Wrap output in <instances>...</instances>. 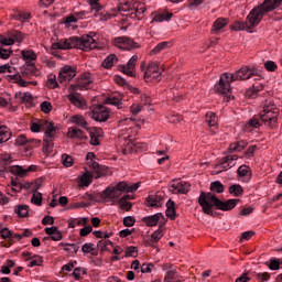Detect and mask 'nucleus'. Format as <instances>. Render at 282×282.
<instances>
[{
    "label": "nucleus",
    "mask_w": 282,
    "mask_h": 282,
    "mask_svg": "<svg viewBox=\"0 0 282 282\" xmlns=\"http://www.w3.org/2000/svg\"><path fill=\"white\" fill-rule=\"evenodd\" d=\"M261 70L249 66H242L235 74L225 73L220 76L218 84L215 85V89L218 94H230V83H235L237 80H250L252 76H259Z\"/></svg>",
    "instance_id": "nucleus-1"
},
{
    "label": "nucleus",
    "mask_w": 282,
    "mask_h": 282,
    "mask_svg": "<svg viewBox=\"0 0 282 282\" xmlns=\"http://www.w3.org/2000/svg\"><path fill=\"white\" fill-rule=\"evenodd\" d=\"M237 199L221 202L213 193L205 192H200L198 197V204L202 207L203 213L205 215H210L212 217L215 215L213 208H217V210H232V208L237 206Z\"/></svg>",
    "instance_id": "nucleus-2"
},
{
    "label": "nucleus",
    "mask_w": 282,
    "mask_h": 282,
    "mask_svg": "<svg viewBox=\"0 0 282 282\" xmlns=\"http://www.w3.org/2000/svg\"><path fill=\"white\" fill-rule=\"evenodd\" d=\"M138 129H140V124H137L134 128H123L119 131L120 138H123L124 140L122 148L123 155H129V153H144V151H148L149 147L147 145V143H135Z\"/></svg>",
    "instance_id": "nucleus-3"
},
{
    "label": "nucleus",
    "mask_w": 282,
    "mask_h": 282,
    "mask_svg": "<svg viewBox=\"0 0 282 282\" xmlns=\"http://www.w3.org/2000/svg\"><path fill=\"white\" fill-rule=\"evenodd\" d=\"M282 3V0H264L263 3L257 8H253L247 17V23L249 28H257L265 14L276 10Z\"/></svg>",
    "instance_id": "nucleus-4"
},
{
    "label": "nucleus",
    "mask_w": 282,
    "mask_h": 282,
    "mask_svg": "<svg viewBox=\"0 0 282 282\" xmlns=\"http://www.w3.org/2000/svg\"><path fill=\"white\" fill-rule=\"evenodd\" d=\"M140 188V183L127 184L126 182H119L117 185L107 187L101 193V199L105 202H113L122 196V193H135Z\"/></svg>",
    "instance_id": "nucleus-5"
},
{
    "label": "nucleus",
    "mask_w": 282,
    "mask_h": 282,
    "mask_svg": "<svg viewBox=\"0 0 282 282\" xmlns=\"http://www.w3.org/2000/svg\"><path fill=\"white\" fill-rule=\"evenodd\" d=\"M259 118L267 127H274L276 124L279 121V108H276L274 101H264L262 110L259 112Z\"/></svg>",
    "instance_id": "nucleus-6"
},
{
    "label": "nucleus",
    "mask_w": 282,
    "mask_h": 282,
    "mask_svg": "<svg viewBox=\"0 0 282 282\" xmlns=\"http://www.w3.org/2000/svg\"><path fill=\"white\" fill-rule=\"evenodd\" d=\"M88 164L93 171V174L87 172L82 175L80 182L83 186H89V184H91L93 177H96V180H98V177L107 175V166H101L100 164H98V162L95 161H90Z\"/></svg>",
    "instance_id": "nucleus-7"
},
{
    "label": "nucleus",
    "mask_w": 282,
    "mask_h": 282,
    "mask_svg": "<svg viewBox=\"0 0 282 282\" xmlns=\"http://www.w3.org/2000/svg\"><path fill=\"white\" fill-rule=\"evenodd\" d=\"M141 72H144V80L150 83V80H158L162 75L160 72V64L158 62H150L147 65V62H142L140 65Z\"/></svg>",
    "instance_id": "nucleus-8"
},
{
    "label": "nucleus",
    "mask_w": 282,
    "mask_h": 282,
    "mask_svg": "<svg viewBox=\"0 0 282 282\" xmlns=\"http://www.w3.org/2000/svg\"><path fill=\"white\" fill-rule=\"evenodd\" d=\"M237 160H239V155L232 154L227 155L221 159L219 164H216L214 170L212 171L213 175H219V173H224V171H228L229 169H232L235 164H237Z\"/></svg>",
    "instance_id": "nucleus-9"
},
{
    "label": "nucleus",
    "mask_w": 282,
    "mask_h": 282,
    "mask_svg": "<svg viewBox=\"0 0 282 282\" xmlns=\"http://www.w3.org/2000/svg\"><path fill=\"white\" fill-rule=\"evenodd\" d=\"M77 43H75L76 50H83V52H91V50H96L98 43L91 35H82L80 37L75 36Z\"/></svg>",
    "instance_id": "nucleus-10"
},
{
    "label": "nucleus",
    "mask_w": 282,
    "mask_h": 282,
    "mask_svg": "<svg viewBox=\"0 0 282 282\" xmlns=\"http://www.w3.org/2000/svg\"><path fill=\"white\" fill-rule=\"evenodd\" d=\"M91 118L96 122H107L111 118V109L102 105L95 106L91 110Z\"/></svg>",
    "instance_id": "nucleus-11"
},
{
    "label": "nucleus",
    "mask_w": 282,
    "mask_h": 282,
    "mask_svg": "<svg viewBox=\"0 0 282 282\" xmlns=\"http://www.w3.org/2000/svg\"><path fill=\"white\" fill-rule=\"evenodd\" d=\"M113 45L119 50H135L139 47L138 43L127 36L116 37L113 40Z\"/></svg>",
    "instance_id": "nucleus-12"
},
{
    "label": "nucleus",
    "mask_w": 282,
    "mask_h": 282,
    "mask_svg": "<svg viewBox=\"0 0 282 282\" xmlns=\"http://www.w3.org/2000/svg\"><path fill=\"white\" fill-rule=\"evenodd\" d=\"M142 223L145 224L149 228H153L160 224V226H164V215L162 213H156L151 216H147L142 218Z\"/></svg>",
    "instance_id": "nucleus-13"
},
{
    "label": "nucleus",
    "mask_w": 282,
    "mask_h": 282,
    "mask_svg": "<svg viewBox=\"0 0 282 282\" xmlns=\"http://www.w3.org/2000/svg\"><path fill=\"white\" fill-rule=\"evenodd\" d=\"M164 237V226H159L158 230L151 234V237L145 238V246L149 248H158V241Z\"/></svg>",
    "instance_id": "nucleus-14"
},
{
    "label": "nucleus",
    "mask_w": 282,
    "mask_h": 282,
    "mask_svg": "<svg viewBox=\"0 0 282 282\" xmlns=\"http://www.w3.org/2000/svg\"><path fill=\"white\" fill-rule=\"evenodd\" d=\"M76 36H70L69 39L61 40L56 43H53V50H74L76 48Z\"/></svg>",
    "instance_id": "nucleus-15"
},
{
    "label": "nucleus",
    "mask_w": 282,
    "mask_h": 282,
    "mask_svg": "<svg viewBox=\"0 0 282 282\" xmlns=\"http://www.w3.org/2000/svg\"><path fill=\"white\" fill-rule=\"evenodd\" d=\"M138 64V55H133L127 64L120 66V72L133 78L135 76V65Z\"/></svg>",
    "instance_id": "nucleus-16"
},
{
    "label": "nucleus",
    "mask_w": 282,
    "mask_h": 282,
    "mask_svg": "<svg viewBox=\"0 0 282 282\" xmlns=\"http://www.w3.org/2000/svg\"><path fill=\"white\" fill-rule=\"evenodd\" d=\"M85 17H87V11L75 12L74 15H69L65 19L64 25L67 30H76L78 26L72 23H78V19H85Z\"/></svg>",
    "instance_id": "nucleus-17"
},
{
    "label": "nucleus",
    "mask_w": 282,
    "mask_h": 282,
    "mask_svg": "<svg viewBox=\"0 0 282 282\" xmlns=\"http://www.w3.org/2000/svg\"><path fill=\"white\" fill-rule=\"evenodd\" d=\"M170 193H173V195H186V193H188V191H191V184H188L187 182L181 181L178 183H174L172 185H170L169 187Z\"/></svg>",
    "instance_id": "nucleus-18"
},
{
    "label": "nucleus",
    "mask_w": 282,
    "mask_h": 282,
    "mask_svg": "<svg viewBox=\"0 0 282 282\" xmlns=\"http://www.w3.org/2000/svg\"><path fill=\"white\" fill-rule=\"evenodd\" d=\"M75 76H76V69H74V67H72V66H64L59 70L58 82L59 83H68Z\"/></svg>",
    "instance_id": "nucleus-19"
},
{
    "label": "nucleus",
    "mask_w": 282,
    "mask_h": 282,
    "mask_svg": "<svg viewBox=\"0 0 282 282\" xmlns=\"http://www.w3.org/2000/svg\"><path fill=\"white\" fill-rule=\"evenodd\" d=\"M39 69H36L35 64H24L20 67V76L25 80L31 76H36Z\"/></svg>",
    "instance_id": "nucleus-20"
},
{
    "label": "nucleus",
    "mask_w": 282,
    "mask_h": 282,
    "mask_svg": "<svg viewBox=\"0 0 282 282\" xmlns=\"http://www.w3.org/2000/svg\"><path fill=\"white\" fill-rule=\"evenodd\" d=\"M151 23H162L164 21H171L173 19V12L156 11L151 14Z\"/></svg>",
    "instance_id": "nucleus-21"
},
{
    "label": "nucleus",
    "mask_w": 282,
    "mask_h": 282,
    "mask_svg": "<svg viewBox=\"0 0 282 282\" xmlns=\"http://www.w3.org/2000/svg\"><path fill=\"white\" fill-rule=\"evenodd\" d=\"M9 171L12 173V175H17L18 177H25V175H28L30 172L36 171V166L31 165L24 169L21 165H13L9 169Z\"/></svg>",
    "instance_id": "nucleus-22"
},
{
    "label": "nucleus",
    "mask_w": 282,
    "mask_h": 282,
    "mask_svg": "<svg viewBox=\"0 0 282 282\" xmlns=\"http://www.w3.org/2000/svg\"><path fill=\"white\" fill-rule=\"evenodd\" d=\"M238 180L240 182L248 183L250 180H252V171H250V166L248 165H241L238 171Z\"/></svg>",
    "instance_id": "nucleus-23"
},
{
    "label": "nucleus",
    "mask_w": 282,
    "mask_h": 282,
    "mask_svg": "<svg viewBox=\"0 0 282 282\" xmlns=\"http://www.w3.org/2000/svg\"><path fill=\"white\" fill-rule=\"evenodd\" d=\"M123 98L124 96H122V94L115 93L106 98L105 102L106 105H112L113 107H117V109H122Z\"/></svg>",
    "instance_id": "nucleus-24"
},
{
    "label": "nucleus",
    "mask_w": 282,
    "mask_h": 282,
    "mask_svg": "<svg viewBox=\"0 0 282 282\" xmlns=\"http://www.w3.org/2000/svg\"><path fill=\"white\" fill-rule=\"evenodd\" d=\"M162 204H164L162 194H151L147 198V205L150 206V208H160Z\"/></svg>",
    "instance_id": "nucleus-25"
},
{
    "label": "nucleus",
    "mask_w": 282,
    "mask_h": 282,
    "mask_svg": "<svg viewBox=\"0 0 282 282\" xmlns=\"http://www.w3.org/2000/svg\"><path fill=\"white\" fill-rule=\"evenodd\" d=\"M67 98L69 102H72L74 107H78V109H85V106L87 105L85 98H83V96L79 94L70 93L68 94Z\"/></svg>",
    "instance_id": "nucleus-26"
},
{
    "label": "nucleus",
    "mask_w": 282,
    "mask_h": 282,
    "mask_svg": "<svg viewBox=\"0 0 282 282\" xmlns=\"http://www.w3.org/2000/svg\"><path fill=\"white\" fill-rule=\"evenodd\" d=\"M22 61H24V64L34 65V62L36 58H39V55L33 50H23L21 51Z\"/></svg>",
    "instance_id": "nucleus-27"
},
{
    "label": "nucleus",
    "mask_w": 282,
    "mask_h": 282,
    "mask_svg": "<svg viewBox=\"0 0 282 282\" xmlns=\"http://www.w3.org/2000/svg\"><path fill=\"white\" fill-rule=\"evenodd\" d=\"M9 80H10V83H15V85H19V87H28V85H37L36 82L25 80L19 73L9 76Z\"/></svg>",
    "instance_id": "nucleus-28"
},
{
    "label": "nucleus",
    "mask_w": 282,
    "mask_h": 282,
    "mask_svg": "<svg viewBox=\"0 0 282 282\" xmlns=\"http://www.w3.org/2000/svg\"><path fill=\"white\" fill-rule=\"evenodd\" d=\"M206 122L209 126V131L215 134L217 133V113L209 111L206 113Z\"/></svg>",
    "instance_id": "nucleus-29"
},
{
    "label": "nucleus",
    "mask_w": 282,
    "mask_h": 282,
    "mask_svg": "<svg viewBox=\"0 0 282 282\" xmlns=\"http://www.w3.org/2000/svg\"><path fill=\"white\" fill-rule=\"evenodd\" d=\"M67 137L70 138L72 140H87L85 132H83V130L76 127H70L68 129Z\"/></svg>",
    "instance_id": "nucleus-30"
},
{
    "label": "nucleus",
    "mask_w": 282,
    "mask_h": 282,
    "mask_svg": "<svg viewBox=\"0 0 282 282\" xmlns=\"http://www.w3.org/2000/svg\"><path fill=\"white\" fill-rule=\"evenodd\" d=\"M45 232L51 237L52 241H61L63 239V232L56 226L46 227Z\"/></svg>",
    "instance_id": "nucleus-31"
},
{
    "label": "nucleus",
    "mask_w": 282,
    "mask_h": 282,
    "mask_svg": "<svg viewBox=\"0 0 282 282\" xmlns=\"http://www.w3.org/2000/svg\"><path fill=\"white\" fill-rule=\"evenodd\" d=\"M69 120L72 124H77V127H82V129L89 131V124L87 123V120H85V117L80 115H74Z\"/></svg>",
    "instance_id": "nucleus-32"
},
{
    "label": "nucleus",
    "mask_w": 282,
    "mask_h": 282,
    "mask_svg": "<svg viewBox=\"0 0 282 282\" xmlns=\"http://www.w3.org/2000/svg\"><path fill=\"white\" fill-rule=\"evenodd\" d=\"M93 80H91V75L87 74V75H83L80 77V79L77 82V89H79V91H83L84 89H87V87H89V85H91Z\"/></svg>",
    "instance_id": "nucleus-33"
},
{
    "label": "nucleus",
    "mask_w": 282,
    "mask_h": 282,
    "mask_svg": "<svg viewBox=\"0 0 282 282\" xmlns=\"http://www.w3.org/2000/svg\"><path fill=\"white\" fill-rule=\"evenodd\" d=\"M144 12H147V9L144 8V6L139 4L138 7H135V9H132L130 11V18L137 19L138 21H140L144 17Z\"/></svg>",
    "instance_id": "nucleus-34"
},
{
    "label": "nucleus",
    "mask_w": 282,
    "mask_h": 282,
    "mask_svg": "<svg viewBox=\"0 0 282 282\" xmlns=\"http://www.w3.org/2000/svg\"><path fill=\"white\" fill-rule=\"evenodd\" d=\"M259 127H261V121H259V118L253 117L251 120L243 124L242 129L243 131L250 133L252 129H259Z\"/></svg>",
    "instance_id": "nucleus-35"
},
{
    "label": "nucleus",
    "mask_w": 282,
    "mask_h": 282,
    "mask_svg": "<svg viewBox=\"0 0 282 282\" xmlns=\"http://www.w3.org/2000/svg\"><path fill=\"white\" fill-rule=\"evenodd\" d=\"M12 138V131L7 126H0V144L8 142Z\"/></svg>",
    "instance_id": "nucleus-36"
},
{
    "label": "nucleus",
    "mask_w": 282,
    "mask_h": 282,
    "mask_svg": "<svg viewBox=\"0 0 282 282\" xmlns=\"http://www.w3.org/2000/svg\"><path fill=\"white\" fill-rule=\"evenodd\" d=\"M14 213L19 217H29L30 216V206H28V205H17L14 207Z\"/></svg>",
    "instance_id": "nucleus-37"
},
{
    "label": "nucleus",
    "mask_w": 282,
    "mask_h": 282,
    "mask_svg": "<svg viewBox=\"0 0 282 282\" xmlns=\"http://www.w3.org/2000/svg\"><path fill=\"white\" fill-rule=\"evenodd\" d=\"M247 147H248V142L238 141V142L231 143L229 145V152L230 153H238L240 151H243V149L247 148Z\"/></svg>",
    "instance_id": "nucleus-38"
},
{
    "label": "nucleus",
    "mask_w": 282,
    "mask_h": 282,
    "mask_svg": "<svg viewBox=\"0 0 282 282\" xmlns=\"http://www.w3.org/2000/svg\"><path fill=\"white\" fill-rule=\"evenodd\" d=\"M228 25V19L225 18H218L214 24H213V32H219L220 30H224Z\"/></svg>",
    "instance_id": "nucleus-39"
},
{
    "label": "nucleus",
    "mask_w": 282,
    "mask_h": 282,
    "mask_svg": "<svg viewBox=\"0 0 282 282\" xmlns=\"http://www.w3.org/2000/svg\"><path fill=\"white\" fill-rule=\"evenodd\" d=\"M133 9L131 8V1L130 0H119V7L117 9L118 12H131Z\"/></svg>",
    "instance_id": "nucleus-40"
},
{
    "label": "nucleus",
    "mask_w": 282,
    "mask_h": 282,
    "mask_svg": "<svg viewBox=\"0 0 282 282\" xmlns=\"http://www.w3.org/2000/svg\"><path fill=\"white\" fill-rule=\"evenodd\" d=\"M232 30H235L236 32H242L243 30H247V32L252 33L250 24H248V20H246L245 22H236L232 25Z\"/></svg>",
    "instance_id": "nucleus-41"
},
{
    "label": "nucleus",
    "mask_w": 282,
    "mask_h": 282,
    "mask_svg": "<svg viewBox=\"0 0 282 282\" xmlns=\"http://www.w3.org/2000/svg\"><path fill=\"white\" fill-rule=\"evenodd\" d=\"M118 15V9H112L111 12H100L98 14L99 21H109V19H113V17Z\"/></svg>",
    "instance_id": "nucleus-42"
},
{
    "label": "nucleus",
    "mask_w": 282,
    "mask_h": 282,
    "mask_svg": "<svg viewBox=\"0 0 282 282\" xmlns=\"http://www.w3.org/2000/svg\"><path fill=\"white\" fill-rule=\"evenodd\" d=\"M85 274H87V269L83 267H77L74 269L72 276H74L75 281H80V279H83Z\"/></svg>",
    "instance_id": "nucleus-43"
},
{
    "label": "nucleus",
    "mask_w": 282,
    "mask_h": 282,
    "mask_svg": "<svg viewBox=\"0 0 282 282\" xmlns=\"http://www.w3.org/2000/svg\"><path fill=\"white\" fill-rule=\"evenodd\" d=\"M261 89H263V86H261V85H253L252 88H249L246 91L247 98H257V94L260 93Z\"/></svg>",
    "instance_id": "nucleus-44"
},
{
    "label": "nucleus",
    "mask_w": 282,
    "mask_h": 282,
    "mask_svg": "<svg viewBox=\"0 0 282 282\" xmlns=\"http://www.w3.org/2000/svg\"><path fill=\"white\" fill-rule=\"evenodd\" d=\"M169 42H161L159 43L153 50L150 51V56H155L156 54H160V52H163V50H167Z\"/></svg>",
    "instance_id": "nucleus-45"
},
{
    "label": "nucleus",
    "mask_w": 282,
    "mask_h": 282,
    "mask_svg": "<svg viewBox=\"0 0 282 282\" xmlns=\"http://www.w3.org/2000/svg\"><path fill=\"white\" fill-rule=\"evenodd\" d=\"M117 61L118 57L116 56V54H111L104 59L102 67H105V69H109L110 67H113V63H116Z\"/></svg>",
    "instance_id": "nucleus-46"
},
{
    "label": "nucleus",
    "mask_w": 282,
    "mask_h": 282,
    "mask_svg": "<svg viewBox=\"0 0 282 282\" xmlns=\"http://www.w3.org/2000/svg\"><path fill=\"white\" fill-rule=\"evenodd\" d=\"M82 252H85V254H96V246L91 242H86L82 247Z\"/></svg>",
    "instance_id": "nucleus-47"
},
{
    "label": "nucleus",
    "mask_w": 282,
    "mask_h": 282,
    "mask_svg": "<svg viewBox=\"0 0 282 282\" xmlns=\"http://www.w3.org/2000/svg\"><path fill=\"white\" fill-rule=\"evenodd\" d=\"M229 193L230 195H235V197H240V195H243V188L241 185H231L229 186Z\"/></svg>",
    "instance_id": "nucleus-48"
},
{
    "label": "nucleus",
    "mask_w": 282,
    "mask_h": 282,
    "mask_svg": "<svg viewBox=\"0 0 282 282\" xmlns=\"http://www.w3.org/2000/svg\"><path fill=\"white\" fill-rule=\"evenodd\" d=\"M31 203L35 206H41L43 204V194H41V192H33Z\"/></svg>",
    "instance_id": "nucleus-49"
},
{
    "label": "nucleus",
    "mask_w": 282,
    "mask_h": 282,
    "mask_svg": "<svg viewBox=\"0 0 282 282\" xmlns=\"http://www.w3.org/2000/svg\"><path fill=\"white\" fill-rule=\"evenodd\" d=\"M118 204L121 210L129 212L131 210V208H133V204H131V202L129 200H126L124 198H120Z\"/></svg>",
    "instance_id": "nucleus-50"
},
{
    "label": "nucleus",
    "mask_w": 282,
    "mask_h": 282,
    "mask_svg": "<svg viewBox=\"0 0 282 282\" xmlns=\"http://www.w3.org/2000/svg\"><path fill=\"white\" fill-rule=\"evenodd\" d=\"M44 122L45 121L41 120V121L31 123V131L33 133H41V130L45 129Z\"/></svg>",
    "instance_id": "nucleus-51"
},
{
    "label": "nucleus",
    "mask_w": 282,
    "mask_h": 282,
    "mask_svg": "<svg viewBox=\"0 0 282 282\" xmlns=\"http://www.w3.org/2000/svg\"><path fill=\"white\" fill-rule=\"evenodd\" d=\"M212 193H224V184L219 181H215L210 183Z\"/></svg>",
    "instance_id": "nucleus-52"
},
{
    "label": "nucleus",
    "mask_w": 282,
    "mask_h": 282,
    "mask_svg": "<svg viewBox=\"0 0 282 282\" xmlns=\"http://www.w3.org/2000/svg\"><path fill=\"white\" fill-rule=\"evenodd\" d=\"M11 36L14 43H23V41H25V35L21 31H14Z\"/></svg>",
    "instance_id": "nucleus-53"
},
{
    "label": "nucleus",
    "mask_w": 282,
    "mask_h": 282,
    "mask_svg": "<svg viewBox=\"0 0 282 282\" xmlns=\"http://www.w3.org/2000/svg\"><path fill=\"white\" fill-rule=\"evenodd\" d=\"M108 246H111V240L109 239H101L97 243V248H99L101 252L107 251Z\"/></svg>",
    "instance_id": "nucleus-54"
},
{
    "label": "nucleus",
    "mask_w": 282,
    "mask_h": 282,
    "mask_svg": "<svg viewBox=\"0 0 282 282\" xmlns=\"http://www.w3.org/2000/svg\"><path fill=\"white\" fill-rule=\"evenodd\" d=\"M61 246L64 247V250H66L67 252H73L74 254H76V252H78V246H76L75 243H61Z\"/></svg>",
    "instance_id": "nucleus-55"
},
{
    "label": "nucleus",
    "mask_w": 282,
    "mask_h": 282,
    "mask_svg": "<svg viewBox=\"0 0 282 282\" xmlns=\"http://www.w3.org/2000/svg\"><path fill=\"white\" fill-rule=\"evenodd\" d=\"M252 237H254V231L250 230V231H245L241 234L240 236V243H243V241H250V239H252Z\"/></svg>",
    "instance_id": "nucleus-56"
},
{
    "label": "nucleus",
    "mask_w": 282,
    "mask_h": 282,
    "mask_svg": "<svg viewBox=\"0 0 282 282\" xmlns=\"http://www.w3.org/2000/svg\"><path fill=\"white\" fill-rule=\"evenodd\" d=\"M268 268L270 270H279L281 268V262L276 258H271Z\"/></svg>",
    "instance_id": "nucleus-57"
},
{
    "label": "nucleus",
    "mask_w": 282,
    "mask_h": 282,
    "mask_svg": "<svg viewBox=\"0 0 282 282\" xmlns=\"http://www.w3.org/2000/svg\"><path fill=\"white\" fill-rule=\"evenodd\" d=\"M62 162L67 169H69V166H74V159L67 154L62 155Z\"/></svg>",
    "instance_id": "nucleus-58"
},
{
    "label": "nucleus",
    "mask_w": 282,
    "mask_h": 282,
    "mask_svg": "<svg viewBox=\"0 0 282 282\" xmlns=\"http://www.w3.org/2000/svg\"><path fill=\"white\" fill-rule=\"evenodd\" d=\"M175 279H177V272H175V270L167 271V273L164 276L165 282H172L175 281Z\"/></svg>",
    "instance_id": "nucleus-59"
},
{
    "label": "nucleus",
    "mask_w": 282,
    "mask_h": 282,
    "mask_svg": "<svg viewBox=\"0 0 282 282\" xmlns=\"http://www.w3.org/2000/svg\"><path fill=\"white\" fill-rule=\"evenodd\" d=\"M278 65L276 63H274V61H267L264 63V68L267 69V72H276L278 69Z\"/></svg>",
    "instance_id": "nucleus-60"
},
{
    "label": "nucleus",
    "mask_w": 282,
    "mask_h": 282,
    "mask_svg": "<svg viewBox=\"0 0 282 282\" xmlns=\"http://www.w3.org/2000/svg\"><path fill=\"white\" fill-rule=\"evenodd\" d=\"M11 191L12 193H21V183L19 182V180H12L11 181Z\"/></svg>",
    "instance_id": "nucleus-61"
},
{
    "label": "nucleus",
    "mask_w": 282,
    "mask_h": 282,
    "mask_svg": "<svg viewBox=\"0 0 282 282\" xmlns=\"http://www.w3.org/2000/svg\"><path fill=\"white\" fill-rule=\"evenodd\" d=\"M123 226L127 228H131V226H135V217L127 216L123 218Z\"/></svg>",
    "instance_id": "nucleus-62"
},
{
    "label": "nucleus",
    "mask_w": 282,
    "mask_h": 282,
    "mask_svg": "<svg viewBox=\"0 0 282 282\" xmlns=\"http://www.w3.org/2000/svg\"><path fill=\"white\" fill-rule=\"evenodd\" d=\"M257 281L268 282L270 281V273L268 272H260L256 274Z\"/></svg>",
    "instance_id": "nucleus-63"
},
{
    "label": "nucleus",
    "mask_w": 282,
    "mask_h": 282,
    "mask_svg": "<svg viewBox=\"0 0 282 282\" xmlns=\"http://www.w3.org/2000/svg\"><path fill=\"white\" fill-rule=\"evenodd\" d=\"M0 43L1 45H14V40L12 39V35L10 37L1 35Z\"/></svg>",
    "instance_id": "nucleus-64"
}]
</instances>
